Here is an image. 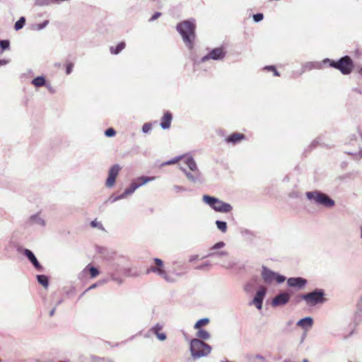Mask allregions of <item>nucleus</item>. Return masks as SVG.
I'll use <instances>...</instances> for the list:
<instances>
[{
  "mask_svg": "<svg viewBox=\"0 0 362 362\" xmlns=\"http://www.w3.org/2000/svg\"><path fill=\"white\" fill-rule=\"evenodd\" d=\"M324 62H328L331 67L338 69L344 75L351 74L354 67V62L349 56L343 57L338 61L327 59Z\"/></svg>",
  "mask_w": 362,
  "mask_h": 362,
  "instance_id": "1",
  "label": "nucleus"
},
{
  "mask_svg": "<svg viewBox=\"0 0 362 362\" xmlns=\"http://www.w3.org/2000/svg\"><path fill=\"white\" fill-rule=\"evenodd\" d=\"M195 28L194 22L190 21L182 22V40L189 49H192L194 45L196 39Z\"/></svg>",
  "mask_w": 362,
  "mask_h": 362,
  "instance_id": "2",
  "label": "nucleus"
},
{
  "mask_svg": "<svg viewBox=\"0 0 362 362\" xmlns=\"http://www.w3.org/2000/svg\"><path fill=\"white\" fill-rule=\"evenodd\" d=\"M211 351V347L199 339H193L190 341V351L194 358L208 356Z\"/></svg>",
  "mask_w": 362,
  "mask_h": 362,
  "instance_id": "3",
  "label": "nucleus"
},
{
  "mask_svg": "<svg viewBox=\"0 0 362 362\" xmlns=\"http://www.w3.org/2000/svg\"><path fill=\"white\" fill-rule=\"evenodd\" d=\"M150 273H154L158 275L168 282H173L175 281V279L170 277L164 269V262L159 258L153 259L152 263L146 271V274H149Z\"/></svg>",
  "mask_w": 362,
  "mask_h": 362,
  "instance_id": "4",
  "label": "nucleus"
},
{
  "mask_svg": "<svg viewBox=\"0 0 362 362\" xmlns=\"http://www.w3.org/2000/svg\"><path fill=\"white\" fill-rule=\"evenodd\" d=\"M300 298L305 300L306 305L308 306L322 304L327 300L325 291L322 289H315L312 292L303 294Z\"/></svg>",
  "mask_w": 362,
  "mask_h": 362,
  "instance_id": "5",
  "label": "nucleus"
},
{
  "mask_svg": "<svg viewBox=\"0 0 362 362\" xmlns=\"http://www.w3.org/2000/svg\"><path fill=\"white\" fill-rule=\"evenodd\" d=\"M202 199L206 204H209L216 211L228 213L232 210V206L229 204L223 202L215 197L204 195Z\"/></svg>",
  "mask_w": 362,
  "mask_h": 362,
  "instance_id": "6",
  "label": "nucleus"
},
{
  "mask_svg": "<svg viewBox=\"0 0 362 362\" xmlns=\"http://www.w3.org/2000/svg\"><path fill=\"white\" fill-rule=\"evenodd\" d=\"M182 160L184 163L188 166L190 172H186L185 175L187 178L195 182L200 177V172L194 160L189 155L182 156Z\"/></svg>",
  "mask_w": 362,
  "mask_h": 362,
  "instance_id": "7",
  "label": "nucleus"
},
{
  "mask_svg": "<svg viewBox=\"0 0 362 362\" xmlns=\"http://www.w3.org/2000/svg\"><path fill=\"white\" fill-rule=\"evenodd\" d=\"M307 197L309 199L314 200L316 203L323 205L326 207H332L334 205V202L332 199H330L325 194L314 192H307Z\"/></svg>",
  "mask_w": 362,
  "mask_h": 362,
  "instance_id": "8",
  "label": "nucleus"
},
{
  "mask_svg": "<svg viewBox=\"0 0 362 362\" xmlns=\"http://www.w3.org/2000/svg\"><path fill=\"white\" fill-rule=\"evenodd\" d=\"M120 170L121 168L118 164H115L110 168L108 171V177L105 182L107 187L110 188L115 185L116 177H117Z\"/></svg>",
  "mask_w": 362,
  "mask_h": 362,
  "instance_id": "9",
  "label": "nucleus"
},
{
  "mask_svg": "<svg viewBox=\"0 0 362 362\" xmlns=\"http://www.w3.org/2000/svg\"><path fill=\"white\" fill-rule=\"evenodd\" d=\"M226 52L223 47L213 49L207 55L202 58V62H204L209 59L218 60L224 58Z\"/></svg>",
  "mask_w": 362,
  "mask_h": 362,
  "instance_id": "10",
  "label": "nucleus"
},
{
  "mask_svg": "<svg viewBox=\"0 0 362 362\" xmlns=\"http://www.w3.org/2000/svg\"><path fill=\"white\" fill-rule=\"evenodd\" d=\"M27 223L30 226L36 225L41 227H45L46 226V221L44 217L42 216L40 212L31 215L28 219Z\"/></svg>",
  "mask_w": 362,
  "mask_h": 362,
  "instance_id": "11",
  "label": "nucleus"
},
{
  "mask_svg": "<svg viewBox=\"0 0 362 362\" xmlns=\"http://www.w3.org/2000/svg\"><path fill=\"white\" fill-rule=\"evenodd\" d=\"M265 295H266V288L264 287L260 288L257 291L252 302L250 304L255 305V307L258 310H261L262 308V302H263Z\"/></svg>",
  "mask_w": 362,
  "mask_h": 362,
  "instance_id": "12",
  "label": "nucleus"
},
{
  "mask_svg": "<svg viewBox=\"0 0 362 362\" xmlns=\"http://www.w3.org/2000/svg\"><path fill=\"white\" fill-rule=\"evenodd\" d=\"M23 254L28 259V260L32 263L33 267L38 271H42V267L38 262L34 253L30 250L29 249H23L22 251Z\"/></svg>",
  "mask_w": 362,
  "mask_h": 362,
  "instance_id": "13",
  "label": "nucleus"
},
{
  "mask_svg": "<svg viewBox=\"0 0 362 362\" xmlns=\"http://www.w3.org/2000/svg\"><path fill=\"white\" fill-rule=\"evenodd\" d=\"M290 299V294L288 293H281L277 295L272 302V306H280L286 304Z\"/></svg>",
  "mask_w": 362,
  "mask_h": 362,
  "instance_id": "14",
  "label": "nucleus"
},
{
  "mask_svg": "<svg viewBox=\"0 0 362 362\" xmlns=\"http://www.w3.org/2000/svg\"><path fill=\"white\" fill-rule=\"evenodd\" d=\"M287 283L288 285L291 287L302 288L306 284L307 281L306 279L301 277L289 278L287 281Z\"/></svg>",
  "mask_w": 362,
  "mask_h": 362,
  "instance_id": "15",
  "label": "nucleus"
},
{
  "mask_svg": "<svg viewBox=\"0 0 362 362\" xmlns=\"http://www.w3.org/2000/svg\"><path fill=\"white\" fill-rule=\"evenodd\" d=\"M262 276L266 283H272L276 278V274L272 271L267 269L265 267H263Z\"/></svg>",
  "mask_w": 362,
  "mask_h": 362,
  "instance_id": "16",
  "label": "nucleus"
},
{
  "mask_svg": "<svg viewBox=\"0 0 362 362\" xmlns=\"http://www.w3.org/2000/svg\"><path fill=\"white\" fill-rule=\"evenodd\" d=\"M245 139V135L242 133L234 132L229 135L226 139L227 143H232L233 144L238 143Z\"/></svg>",
  "mask_w": 362,
  "mask_h": 362,
  "instance_id": "17",
  "label": "nucleus"
},
{
  "mask_svg": "<svg viewBox=\"0 0 362 362\" xmlns=\"http://www.w3.org/2000/svg\"><path fill=\"white\" fill-rule=\"evenodd\" d=\"M313 320L310 317L303 318L297 322V326L303 329H308L309 328H311L313 327Z\"/></svg>",
  "mask_w": 362,
  "mask_h": 362,
  "instance_id": "18",
  "label": "nucleus"
},
{
  "mask_svg": "<svg viewBox=\"0 0 362 362\" xmlns=\"http://www.w3.org/2000/svg\"><path fill=\"white\" fill-rule=\"evenodd\" d=\"M156 179L155 177H146V176H141L139 177H137L134 180H133L134 183L136 184V185H138V188L146 185V183L153 181Z\"/></svg>",
  "mask_w": 362,
  "mask_h": 362,
  "instance_id": "19",
  "label": "nucleus"
},
{
  "mask_svg": "<svg viewBox=\"0 0 362 362\" xmlns=\"http://www.w3.org/2000/svg\"><path fill=\"white\" fill-rule=\"evenodd\" d=\"M171 120L172 115L169 112H166L162 118V122L160 123L161 127L163 129H168L170 126Z\"/></svg>",
  "mask_w": 362,
  "mask_h": 362,
  "instance_id": "20",
  "label": "nucleus"
},
{
  "mask_svg": "<svg viewBox=\"0 0 362 362\" xmlns=\"http://www.w3.org/2000/svg\"><path fill=\"white\" fill-rule=\"evenodd\" d=\"M125 43L124 42H119L116 47H111L110 50L112 54H118L125 47Z\"/></svg>",
  "mask_w": 362,
  "mask_h": 362,
  "instance_id": "21",
  "label": "nucleus"
},
{
  "mask_svg": "<svg viewBox=\"0 0 362 362\" xmlns=\"http://www.w3.org/2000/svg\"><path fill=\"white\" fill-rule=\"evenodd\" d=\"M32 84L35 87H42L46 85L44 76H37L32 81Z\"/></svg>",
  "mask_w": 362,
  "mask_h": 362,
  "instance_id": "22",
  "label": "nucleus"
},
{
  "mask_svg": "<svg viewBox=\"0 0 362 362\" xmlns=\"http://www.w3.org/2000/svg\"><path fill=\"white\" fill-rule=\"evenodd\" d=\"M137 189L138 185H136V184L132 181L129 187L124 191L123 194L124 197H127V196L132 194Z\"/></svg>",
  "mask_w": 362,
  "mask_h": 362,
  "instance_id": "23",
  "label": "nucleus"
},
{
  "mask_svg": "<svg viewBox=\"0 0 362 362\" xmlns=\"http://www.w3.org/2000/svg\"><path fill=\"white\" fill-rule=\"evenodd\" d=\"M198 329L199 330L197 332V337L199 338V339L206 340L209 339L210 334L206 330L200 328Z\"/></svg>",
  "mask_w": 362,
  "mask_h": 362,
  "instance_id": "24",
  "label": "nucleus"
},
{
  "mask_svg": "<svg viewBox=\"0 0 362 362\" xmlns=\"http://www.w3.org/2000/svg\"><path fill=\"white\" fill-rule=\"evenodd\" d=\"M37 279L39 284L42 285L45 288H47L49 285L48 279L45 275H37Z\"/></svg>",
  "mask_w": 362,
  "mask_h": 362,
  "instance_id": "25",
  "label": "nucleus"
},
{
  "mask_svg": "<svg viewBox=\"0 0 362 362\" xmlns=\"http://www.w3.org/2000/svg\"><path fill=\"white\" fill-rule=\"evenodd\" d=\"M209 320L208 318L201 319L196 322V324L194 325V328L199 329L203 326L207 325L209 324Z\"/></svg>",
  "mask_w": 362,
  "mask_h": 362,
  "instance_id": "26",
  "label": "nucleus"
},
{
  "mask_svg": "<svg viewBox=\"0 0 362 362\" xmlns=\"http://www.w3.org/2000/svg\"><path fill=\"white\" fill-rule=\"evenodd\" d=\"M25 23V18L22 16L19 18V20L15 23V29L16 30H19L21 28H23L24 25Z\"/></svg>",
  "mask_w": 362,
  "mask_h": 362,
  "instance_id": "27",
  "label": "nucleus"
},
{
  "mask_svg": "<svg viewBox=\"0 0 362 362\" xmlns=\"http://www.w3.org/2000/svg\"><path fill=\"white\" fill-rule=\"evenodd\" d=\"M180 160H181V156H176L175 158H174L173 159L168 160L166 162L163 163L161 165L164 166V165H173V164H175V163H178V162Z\"/></svg>",
  "mask_w": 362,
  "mask_h": 362,
  "instance_id": "28",
  "label": "nucleus"
},
{
  "mask_svg": "<svg viewBox=\"0 0 362 362\" xmlns=\"http://www.w3.org/2000/svg\"><path fill=\"white\" fill-rule=\"evenodd\" d=\"M163 325L158 323L150 329L149 332L153 334H156L158 333H160V331L163 329Z\"/></svg>",
  "mask_w": 362,
  "mask_h": 362,
  "instance_id": "29",
  "label": "nucleus"
},
{
  "mask_svg": "<svg viewBox=\"0 0 362 362\" xmlns=\"http://www.w3.org/2000/svg\"><path fill=\"white\" fill-rule=\"evenodd\" d=\"M216 224L217 226V228L223 233L226 232L227 224L226 222L221 221H216Z\"/></svg>",
  "mask_w": 362,
  "mask_h": 362,
  "instance_id": "30",
  "label": "nucleus"
},
{
  "mask_svg": "<svg viewBox=\"0 0 362 362\" xmlns=\"http://www.w3.org/2000/svg\"><path fill=\"white\" fill-rule=\"evenodd\" d=\"M35 3L37 6H47L52 4V0H35Z\"/></svg>",
  "mask_w": 362,
  "mask_h": 362,
  "instance_id": "31",
  "label": "nucleus"
},
{
  "mask_svg": "<svg viewBox=\"0 0 362 362\" xmlns=\"http://www.w3.org/2000/svg\"><path fill=\"white\" fill-rule=\"evenodd\" d=\"M49 23V21H45L42 23L35 24L33 25V28L36 30H41L44 29Z\"/></svg>",
  "mask_w": 362,
  "mask_h": 362,
  "instance_id": "32",
  "label": "nucleus"
},
{
  "mask_svg": "<svg viewBox=\"0 0 362 362\" xmlns=\"http://www.w3.org/2000/svg\"><path fill=\"white\" fill-rule=\"evenodd\" d=\"M88 269L89 272H90V276H91L92 278L95 277V276H98V274H99V271H98V269L97 268L94 267H89L88 266V267L86 268V269Z\"/></svg>",
  "mask_w": 362,
  "mask_h": 362,
  "instance_id": "33",
  "label": "nucleus"
},
{
  "mask_svg": "<svg viewBox=\"0 0 362 362\" xmlns=\"http://www.w3.org/2000/svg\"><path fill=\"white\" fill-rule=\"evenodd\" d=\"M10 46V42L8 40H0V47L1 48V51L8 49ZM2 52H1V53Z\"/></svg>",
  "mask_w": 362,
  "mask_h": 362,
  "instance_id": "34",
  "label": "nucleus"
},
{
  "mask_svg": "<svg viewBox=\"0 0 362 362\" xmlns=\"http://www.w3.org/2000/svg\"><path fill=\"white\" fill-rule=\"evenodd\" d=\"M264 69L267 70V71H272L274 73V75L276 76H280L279 71L276 70V69L274 66H265L264 68Z\"/></svg>",
  "mask_w": 362,
  "mask_h": 362,
  "instance_id": "35",
  "label": "nucleus"
},
{
  "mask_svg": "<svg viewBox=\"0 0 362 362\" xmlns=\"http://www.w3.org/2000/svg\"><path fill=\"white\" fill-rule=\"evenodd\" d=\"M116 134V132L114 129L112 128H108L107 129L105 130V135L107 137H111V136H113Z\"/></svg>",
  "mask_w": 362,
  "mask_h": 362,
  "instance_id": "36",
  "label": "nucleus"
},
{
  "mask_svg": "<svg viewBox=\"0 0 362 362\" xmlns=\"http://www.w3.org/2000/svg\"><path fill=\"white\" fill-rule=\"evenodd\" d=\"M126 198L124 195V194H121L119 196H117V197H113L112 196L110 199H109V201L111 202L112 203L113 202H115L118 200H120V199H124Z\"/></svg>",
  "mask_w": 362,
  "mask_h": 362,
  "instance_id": "37",
  "label": "nucleus"
},
{
  "mask_svg": "<svg viewBox=\"0 0 362 362\" xmlns=\"http://www.w3.org/2000/svg\"><path fill=\"white\" fill-rule=\"evenodd\" d=\"M151 130V124L150 123H145L142 127V132L145 134L148 133Z\"/></svg>",
  "mask_w": 362,
  "mask_h": 362,
  "instance_id": "38",
  "label": "nucleus"
},
{
  "mask_svg": "<svg viewBox=\"0 0 362 362\" xmlns=\"http://www.w3.org/2000/svg\"><path fill=\"white\" fill-rule=\"evenodd\" d=\"M286 280V278L284 276L278 275L276 274V278L274 279V281H276L277 283H283Z\"/></svg>",
  "mask_w": 362,
  "mask_h": 362,
  "instance_id": "39",
  "label": "nucleus"
},
{
  "mask_svg": "<svg viewBox=\"0 0 362 362\" xmlns=\"http://www.w3.org/2000/svg\"><path fill=\"white\" fill-rule=\"evenodd\" d=\"M73 68H74V64L73 63H69L66 65V74H70L72 72V71H73Z\"/></svg>",
  "mask_w": 362,
  "mask_h": 362,
  "instance_id": "40",
  "label": "nucleus"
},
{
  "mask_svg": "<svg viewBox=\"0 0 362 362\" xmlns=\"http://www.w3.org/2000/svg\"><path fill=\"white\" fill-rule=\"evenodd\" d=\"M253 19L256 22H259L263 19V14L262 13H257L253 16Z\"/></svg>",
  "mask_w": 362,
  "mask_h": 362,
  "instance_id": "41",
  "label": "nucleus"
},
{
  "mask_svg": "<svg viewBox=\"0 0 362 362\" xmlns=\"http://www.w3.org/2000/svg\"><path fill=\"white\" fill-rule=\"evenodd\" d=\"M157 338L160 341H164L166 339V335L163 332H160L156 334Z\"/></svg>",
  "mask_w": 362,
  "mask_h": 362,
  "instance_id": "42",
  "label": "nucleus"
},
{
  "mask_svg": "<svg viewBox=\"0 0 362 362\" xmlns=\"http://www.w3.org/2000/svg\"><path fill=\"white\" fill-rule=\"evenodd\" d=\"M161 16V13L160 12H156L152 16L151 18L149 19V21L150 22H152L155 20H156L157 18H158L160 16Z\"/></svg>",
  "mask_w": 362,
  "mask_h": 362,
  "instance_id": "43",
  "label": "nucleus"
},
{
  "mask_svg": "<svg viewBox=\"0 0 362 362\" xmlns=\"http://www.w3.org/2000/svg\"><path fill=\"white\" fill-rule=\"evenodd\" d=\"M90 225L93 227H98V228H101L102 227V224L100 222H98L96 220H94V221H91Z\"/></svg>",
  "mask_w": 362,
  "mask_h": 362,
  "instance_id": "44",
  "label": "nucleus"
},
{
  "mask_svg": "<svg viewBox=\"0 0 362 362\" xmlns=\"http://www.w3.org/2000/svg\"><path fill=\"white\" fill-rule=\"evenodd\" d=\"M223 245H224V243L223 242H219V243H217L216 244H215L213 246L212 249H214V250L218 249V248L223 247Z\"/></svg>",
  "mask_w": 362,
  "mask_h": 362,
  "instance_id": "45",
  "label": "nucleus"
},
{
  "mask_svg": "<svg viewBox=\"0 0 362 362\" xmlns=\"http://www.w3.org/2000/svg\"><path fill=\"white\" fill-rule=\"evenodd\" d=\"M9 62L8 59H0V66L7 64Z\"/></svg>",
  "mask_w": 362,
  "mask_h": 362,
  "instance_id": "46",
  "label": "nucleus"
},
{
  "mask_svg": "<svg viewBox=\"0 0 362 362\" xmlns=\"http://www.w3.org/2000/svg\"><path fill=\"white\" fill-rule=\"evenodd\" d=\"M52 4H60L64 1H69V0H52Z\"/></svg>",
  "mask_w": 362,
  "mask_h": 362,
  "instance_id": "47",
  "label": "nucleus"
},
{
  "mask_svg": "<svg viewBox=\"0 0 362 362\" xmlns=\"http://www.w3.org/2000/svg\"><path fill=\"white\" fill-rule=\"evenodd\" d=\"M177 31L181 35V23H179L176 25Z\"/></svg>",
  "mask_w": 362,
  "mask_h": 362,
  "instance_id": "48",
  "label": "nucleus"
},
{
  "mask_svg": "<svg viewBox=\"0 0 362 362\" xmlns=\"http://www.w3.org/2000/svg\"><path fill=\"white\" fill-rule=\"evenodd\" d=\"M96 286H97V284H94L91 285L90 287H88V288L86 289V291H90V290H91V289H93V288H96Z\"/></svg>",
  "mask_w": 362,
  "mask_h": 362,
  "instance_id": "49",
  "label": "nucleus"
},
{
  "mask_svg": "<svg viewBox=\"0 0 362 362\" xmlns=\"http://www.w3.org/2000/svg\"><path fill=\"white\" fill-rule=\"evenodd\" d=\"M55 310H56V307H54V308H52L50 310V312H49V316L50 317H52L54 315Z\"/></svg>",
  "mask_w": 362,
  "mask_h": 362,
  "instance_id": "50",
  "label": "nucleus"
},
{
  "mask_svg": "<svg viewBox=\"0 0 362 362\" xmlns=\"http://www.w3.org/2000/svg\"><path fill=\"white\" fill-rule=\"evenodd\" d=\"M357 71L358 73L362 76V67H357Z\"/></svg>",
  "mask_w": 362,
  "mask_h": 362,
  "instance_id": "51",
  "label": "nucleus"
},
{
  "mask_svg": "<svg viewBox=\"0 0 362 362\" xmlns=\"http://www.w3.org/2000/svg\"><path fill=\"white\" fill-rule=\"evenodd\" d=\"M175 189L176 190H178V189H180V187H179L178 186H175Z\"/></svg>",
  "mask_w": 362,
  "mask_h": 362,
  "instance_id": "52",
  "label": "nucleus"
},
{
  "mask_svg": "<svg viewBox=\"0 0 362 362\" xmlns=\"http://www.w3.org/2000/svg\"><path fill=\"white\" fill-rule=\"evenodd\" d=\"M62 302V300H59L57 303V305H59Z\"/></svg>",
  "mask_w": 362,
  "mask_h": 362,
  "instance_id": "53",
  "label": "nucleus"
},
{
  "mask_svg": "<svg viewBox=\"0 0 362 362\" xmlns=\"http://www.w3.org/2000/svg\"><path fill=\"white\" fill-rule=\"evenodd\" d=\"M47 88L51 90H52V88L49 87V86H47Z\"/></svg>",
  "mask_w": 362,
  "mask_h": 362,
  "instance_id": "54",
  "label": "nucleus"
},
{
  "mask_svg": "<svg viewBox=\"0 0 362 362\" xmlns=\"http://www.w3.org/2000/svg\"><path fill=\"white\" fill-rule=\"evenodd\" d=\"M361 233H362V228H361Z\"/></svg>",
  "mask_w": 362,
  "mask_h": 362,
  "instance_id": "55",
  "label": "nucleus"
},
{
  "mask_svg": "<svg viewBox=\"0 0 362 362\" xmlns=\"http://www.w3.org/2000/svg\"><path fill=\"white\" fill-rule=\"evenodd\" d=\"M361 238H362V233H361Z\"/></svg>",
  "mask_w": 362,
  "mask_h": 362,
  "instance_id": "56",
  "label": "nucleus"
}]
</instances>
